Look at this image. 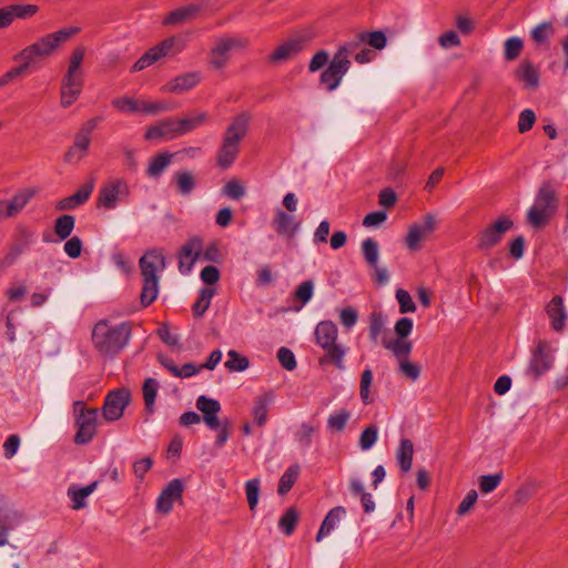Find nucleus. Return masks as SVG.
Returning <instances> with one entry per match:
<instances>
[{
  "label": "nucleus",
  "instance_id": "1",
  "mask_svg": "<svg viewBox=\"0 0 568 568\" xmlns=\"http://www.w3.org/2000/svg\"><path fill=\"white\" fill-rule=\"evenodd\" d=\"M81 29L75 26L60 28L53 32L41 36L37 41L19 51L13 60L24 62V67L43 61L58 53L61 48L75 37Z\"/></svg>",
  "mask_w": 568,
  "mask_h": 568
},
{
  "label": "nucleus",
  "instance_id": "2",
  "mask_svg": "<svg viewBox=\"0 0 568 568\" xmlns=\"http://www.w3.org/2000/svg\"><path fill=\"white\" fill-rule=\"evenodd\" d=\"M84 55L85 49L78 47L72 51L69 58L68 68L60 85V104L64 109L71 106L82 92L84 83L82 62Z\"/></svg>",
  "mask_w": 568,
  "mask_h": 568
},
{
  "label": "nucleus",
  "instance_id": "3",
  "mask_svg": "<svg viewBox=\"0 0 568 568\" xmlns=\"http://www.w3.org/2000/svg\"><path fill=\"white\" fill-rule=\"evenodd\" d=\"M142 275L141 303L144 306L153 303L159 294V280L165 268V258L161 251L152 250L140 258Z\"/></svg>",
  "mask_w": 568,
  "mask_h": 568
},
{
  "label": "nucleus",
  "instance_id": "4",
  "mask_svg": "<svg viewBox=\"0 0 568 568\" xmlns=\"http://www.w3.org/2000/svg\"><path fill=\"white\" fill-rule=\"evenodd\" d=\"M315 342L323 349L320 364H332L338 369H344L346 348L337 343L338 329L334 322L322 321L314 331Z\"/></svg>",
  "mask_w": 568,
  "mask_h": 568
},
{
  "label": "nucleus",
  "instance_id": "5",
  "mask_svg": "<svg viewBox=\"0 0 568 568\" xmlns=\"http://www.w3.org/2000/svg\"><path fill=\"white\" fill-rule=\"evenodd\" d=\"M130 336L125 325H111L106 321L95 324L92 331L94 347L103 355H113L121 351Z\"/></svg>",
  "mask_w": 568,
  "mask_h": 568
},
{
  "label": "nucleus",
  "instance_id": "6",
  "mask_svg": "<svg viewBox=\"0 0 568 568\" xmlns=\"http://www.w3.org/2000/svg\"><path fill=\"white\" fill-rule=\"evenodd\" d=\"M558 204L557 193L555 189L545 183L540 186L532 206L527 212V221L534 227L545 226L554 213Z\"/></svg>",
  "mask_w": 568,
  "mask_h": 568
},
{
  "label": "nucleus",
  "instance_id": "7",
  "mask_svg": "<svg viewBox=\"0 0 568 568\" xmlns=\"http://www.w3.org/2000/svg\"><path fill=\"white\" fill-rule=\"evenodd\" d=\"M187 45V41L181 36L165 38L149 49L132 67V72H140L159 60L174 57L181 53Z\"/></svg>",
  "mask_w": 568,
  "mask_h": 568
},
{
  "label": "nucleus",
  "instance_id": "8",
  "mask_svg": "<svg viewBox=\"0 0 568 568\" xmlns=\"http://www.w3.org/2000/svg\"><path fill=\"white\" fill-rule=\"evenodd\" d=\"M111 104L119 112L138 115H156L170 110L166 103L144 97L121 95L113 99Z\"/></svg>",
  "mask_w": 568,
  "mask_h": 568
},
{
  "label": "nucleus",
  "instance_id": "9",
  "mask_svg": "<svg viewBox=\"0 0 568 568\" xmlns=\"http://www.w3.org/2000/svg\"><path fill=\"white\" fill-rule=\"evenodd\" d=\"M74 425L77 433L74 442L78 445L90 443L97 432L98 409L89 408L87 405L78 400L73 404Z\"/></svg>",
  "mask_w": 568,
  "mask_h": 568
},
{
  "label": "nucleus",
  "instance_id": "10",
  "mask_svg": "<svg viewBox=\"0 0 568 568\" xmlns=\"http://www.w3.org/2000/svg\"><path fill=\"white\" fill-rule=\"evenodd\" d=\"M248 43L247 39L241 37L224 36L215 39L209 52V65L214 70L224 69L231 59V52L243 50Z\"/></svg>",
  "mask_w": 568,
  "mask_h": 568
},
{
  "label": "nucleus",
  "instance_id": "11",
  "mask_svg": "<svg viewBox=\"0 0 568 568\" xmlns=\"http://www.w3.org/2000/svg\"><path fill=\"white\" fill-rule=\"evenodd\" d=\"M437 227V220L433 214H426L422 221L413 223L408 226L405 236V245L410 251H418L423 243L430 237Z\"/></svg>",
  "mask_w": 568,
  "mask_h": 568
},
{
  "label": "nucleus",
  "instance_id": "12",
  "mask_svg": "<svg viewBox=\"0 0 568 568\" xmlns=\"http://www.w3.org/2000/svg\"><path fill=\"white\" fill-rule=\"evenodd\" d=\"M129 185L122 179L106 182L99 191L97 205L100 209L112 210L129 195Z\"/></svg>",
  "mask_w": 568,
  "mask_h": 568
},
{
  "label": "nucleus",
  "instance_id": "13",
  "mask_svg": "<svg viewBox=\"0 0 568 568\" xmlns=\"http://www.w3.org/2000/svg\"><path fill=\"white\" fill-rule=\"evenodd\" d=\"M513 221L507 216H500L495 222L488 224L478 234V248L487 251L496 246L505 233L513 227Z\"/></svg>",
  "mask_w": 568,
  "mask_h": 568
},
{
  "label": "nucleus",
  "instance_id": "14",
  "mask_svg": "<svg viewBox=\"0 0 568 568\" xmlns=\"http://www.w3.org/2000/svg\"><path fill=\"white\" fill-rule=\"evenodd\" d=\"M39 10V6L32 3H10L0 7V30L10 28L16 20L33 18Z\"/></svg>",
  "mask_w": 568,
  "mask_h": 568
},
{
  "label": "nucleus",
  "instance_id": "15",
  "mask_svg": "<svg viewBox=\"0 0 568 568\" xmlns=\"http://www.w3.org/2000/svg\"><path fill=\"white\" fill-rule=\"evenodd\" d=\"M181 136L176 116L162 119L148 126L144 139L150 142L170 141Z\"/></svg>",
  "mask_w": 568,
  "mask_h": 568
},
{
  "label": "nucleus",
  "instance_id": "16",
  "mask_svg": "<svg viewBox=\"0 0 568 568\" xmlns=\"http://www.w3.org/2000/svg\"><path fill=\"white\" fill-rule=\"evenodd\" d=\"M130 403V393L125 389L111 392L104 400L103 417L106 422H114L122 417Z\"/></svg>",
  "mask_w": 568,
  "mask_h": 568
},
{
  "label": "nucleus",
  "instance_id": "17",
  "mask_svg": "<svg viewBox=\"0 0 568 568\" xmlns=\"http://www.w3.org/2000/svg\"><path fill=\"white\" fill-rule=\"evenodd\" d=\"M271 225L278 236L292 239L300 227V222L292 213H287L283 209L276 207L274 210Z\"/></svg>",
  "mask_w": 568,
  "mask_h": 568
},
{
  "label": "nucleus",
  "instance_id": "18",
  "mask_svg": "<svg viewBox=\"0 0 568 568\" xmlns=\"http://www.w3.org/2000/svg\"><path fill=\"white\" fill-rule=\"evenodd\" d=\"M92 126L82 128L74 136L73 144L67 151L64 161L70 164L79 163L89 151Z\"/></svg>",
  "mask_w": 568,
  "mask_h": 568
},
{
  "label": "nucleus",
  "instance_id": "19",
  "mask_svg": "<svg viewBox=\"0 0 568 568\" xmlns=\"http://www.w3.org/2000/svg\"><path fill=\"white\" fill-rule=\"evenodd\" d=\"M183 484L180 479L171 480L161 491L156 500V511L168 515L175 501L182 499Z\"/></svg>",
  "mask_w": 568,
  "mask_h": 568
},
{
  "label": "nucleus",
  "instance_id": "20",
  "mask_svg": "<svg viewBox=\"0 0 568 568\" xmlns=\"http://www.w3.org/2000/svg\"><path fill=\"white\" fill-rule=\"evenodd\" d=\"M202 240L192 237L183 244L179 253V270L182 274L191 272L194 263L201 257Z\"/></svg>",
  "mask_w": 568,
  "mask_h": 568
},
{
  "label": "nucleus",
  "instance_id": "21",
  "mask_svg": "<svg viewBox=\"0 0 568 568\" xmlns=\"http://www.w3.org/2000/svg\"><path fill=\"white\" fill-rule=\"evenodd\" d=\"M515 79L527 90H536L539 85L540 70L532 61L524 59L514 71Z\"/></svg>",
  "mask_w": 568,
  "mask_h": 568
},
{
  "label": "nucleus",
  "instance_id": "22",
  "mask_svg": "<svg viewBox=\"0 0 568 568\" xmlns=\"http://www.w3.org/2000/svg\"><path fill=\"white\" fill-rule=\"evenodd\" d=\"M552 365L551 348L546 341H539L532 353L529 369L535 377H539L550 369Z\"/></svg>",
  "mask_w": 568,
  "mask_h": 568
},
{
  "label": "nucleus",
  "instance_id": "23",
  "mask_svg": "<svg viewBox=\"0 0 568 568\" xmlns=\"http://www.w3.org/2000/svg\"><path fill=\"white\" fill-rule=\"evenodd\" d=\"M201 82V73L192 71L180 74L165 83L161 91L171 94H182L195 88Z\"/></svg>",
  "mask_w": 568,
  "mask_h": 568
},
{
  "label": "nucleus",
  "instance_id": "24",
  "mask_svg": "<svg viewBox=\"0 0 568 568\" xmlns=\"http://www.w3.org/2000/svg\"><path fill=\"white\" fill-rule=\"evenodd\" d=\"M364 37L359 40H352L344 43L334 54L332 61L328 67L333 70L337 71L339 74L344 77V74L348 71L351 67L349 57L356 51V49L362 44Z\"/></svg>",
  "mask_w": 568,
  "mask_h": 568
},
{
  "label": "nucleus",
  "instance_id": "25",
  "mask_svg": "<svg viewBox=\"0 0 568 568\" xmlns=\"http://www.w3.org/2000/svg\"><path fill=\"white\" fill-rule=\"evenodd\" d=\"M250 122L251 114L248 112H242L232 118L223 139L240 145L248 132Z\"/></svg>",
  "mask_w": 568,
  "mask_h": 568
},
{
  "label": "nucleus",
  "instance_id": "26",
  "mask_svg": "<svg viewBox=\"0 0 568 568\" xmlns=\"http://www.w3.org/2000/svg\"><path fill=\"white\" fill-rule=\"evenodd\" d=\"M195 406L202 413L203 422L207 427L211 429H217L220 427L217 414L221 410V404L216 399L201 395L197 397Z\"/></svg>",
  "mask_w": 568,
  "mask_h": 568
},
{
  "label": "nucleus",
  "instance_id": "27",
  "mask_svg": "<svg viewBox=\"0 0 568 568\" xmlns=\"http://www.w3.org/2000/svg\"><path fill=\"white\" fill-rule=\"evenodd\" d=\"M546 314L555 332H562L565 329L568 313L561 296L557 295L550 300L546 305Z\"/></svg>",
  "mask_w": 568,
  "mask_h": 568
},
{
  "label": "nucleus",
  "instance_id": "28",
  "mask_svg": "<svg viewBox=\"0 0 568 568\" xmlns=\"http://www.w3.org/2000/svg\"><path fill=\"white\" fill-rule=\"evenodd\" d=\"M202 6L197 3L186 4L169 12L163 19L164 26H178L194 20L201 12Z\"/></svg>",
  "mask_w": 568,
  "mask_h": 568
},
{
  "label": "nucleus",
  "instance_id": "29",
  "mask_svg": "<svg viewBox=\"0 0 568 568\" xmlns=\"http://www.w3.org/2000/svg\"><path fill=\"white\" fill-rule=\"evenodd\" d=\"M304 42L301 38L294 37L278 44L270 55L271 62H283L292 59L303 49Z\"/></svg>",
  "mask_w": 568,
  "mask_h": 568
},
{
  "label": "nucleus",
  "instance_id": "30",
  "mask_svg": "<svg viewBox=\"0 0 568 568\" xmlns=\"http://www.w3.org/2000/svg\"><path fill=\"white\" fill-rule=\"evenodd\" d=\"M38 190L36 187H26L18 191L10 200H7V215L17 216L36 196Z\"/></svg>",
  "mask_w": 568,
  "mask_h": 568
},
{
  "label": "nucleus",
  "instance_id": "31",
  "mask_svg": "<svg viewBox=\"0 0 568 568\" xmlns=\"http://www.w3.org/2000/svg\"><path fill=\"white\" fill-rule=\"evenodd\" d=\"M181 135H185L209 121V114L205 111H193L184 116H176Z\"/></svg>",
  "mask_w": 568,
  "mask_h": 568
},
{
  "label": "nucleus",
  "instance_id": "32",
  "mask_svg": "<svg viewBox=\"0 0 568 568\" xmlns=\"http://www.w3.org/2000/svg\"><path fill=\"white\" fill-rule=\"evenodd\" d=\"M97 487L98 481H93L85 487L70 485L67 495L71 499V508L79 510L87 507V498L95 491Z\"/></svg>",
  "mask_w": 568,
  "mask_h": 568
},
{
  "label": "nucleus",
  "instance_id": "33",
  "mask_svg": "<svg viewBox=\"0 0 568 568\" xmlns=\"http://www.w3.org/2000/svg\"><path fill=\"white\" fill-rule=\"evenodd\" d=\"M345 514L346 510L342 506H337L331 509L320 527V530L316 535V541L320 542L324 537L328 536L335 529L336 525Z\"/></svg>",
  "mask_w": 568,
  "mask_h": 568
},
{
  "label": "nucleus",
  "instance_id": "34",
  "mask_svg": "<svg viewBox=\"0 0 568 568\" xmlns=\"http://www.w3.org/2000/svg\"><path fill=\"white\" fill-rule=\"evenodd\" d=\"M383 345L395 356L396 362L409 357L413 349V343L402 337L384 339Z\"/></svg>",
  "mask_w": 568,
  "mask_h": 568
},
{
  "label": "nucleus",
  "instance_id": "35",
  "mask_svg": "<svg viewBox=\"0 0 568 568\" xmlns=\"http://www.w3.org/2000/svg\"><path fill=\"white\" fill-rule=\"evenodd\" d=\"M273 395L272 394H263L258 396L253 405L252 415L254 423L257 426H263L267 420V412L270 406L273 403Z\"/></svg>",
  "mask_w": 568,
  "mask_h": 568
},
{
  "label": "nucleus",
  "instance_id": "36",
  "mask_svg": "<svg viewBox=\"0 0 568 568\" xmlns=\"http://www.w3.org/2000/svg\"><path fill=\"white\" fill-rule=\"evenodd\" d=\"M240 152V145L223 139L222 145L217 152V165L226 169L230 168Z\"/></svg>",
  "mask_w": 568,
  "mask_h": 568
},
{
  "label": "nucleus",
  "instance_id": "37",
  "mask_svg": "<svg viewBox=\"0 0 568 568\" xmlns=\"http://www.w3.org/2000/svg\"><path fill=\"white\" fill-rule=\"evenodd\" d=\"M414 445L410 439L404 438L400 440L396 450V459L404 473L410 470L413 465Z\"/></svg>",
  "mask_w": 568,
  "mask_h": 568
},
{
  "label": "nucleus",
  "instance_id": "38",
  "mask_svg": "<svg viewBox=\"0 0 568 568\" xmlns=\"http://www.w3.org/2000/svg\"><path fill=\"white\" fill-rule=\"evenodd\" d=\"M173 156V154L165 152L156 154L150 160L146 174L151 178L160 176L171 164Z\"/></svg>",
  "mask_w": 568,
  "mask_h": 568
},
{
  "label": "nucleus",
  "instance_id": "39",
  "mask_svg": "<svg viewBox=\"0 0 568 568\" xmlns=\"http://www.w3.org/2000/svg\"><path fill=\"white\" fill-rule=\"evenodd\" d=\"M159 383L154 378H146L143 384V399L145 409L149 414L154 412L155 398L158 395Z\"/></svg>",
  "mask_w": 568,
  "mask_h": 568
},
{
  "label": "nucleus",
  "instance_id": "40",
  "mask_svg": "<svg viewBox=\"0 0 568 568\" xmlns=\"http://www.w3.org/2000/svg\"><path fill=\"white\" fill-rule=\"evenodd\" d=\"M300 476V467L297 465H292L288 467L285 473L280 478L278 488L277 491L280 495L287 494L293 485L295 484L296 479Z\"/></svg>",
  "mask_w": 568,
  "mask_h": 568
},
{
  "label": "nucleus",
  "instance_id": "41",
  "mask_svg": "<svg viewBox=\"0 0 568 568\" xmlns=\"http://www.w3.org/2000/svg\"><path fill=\"white\" fill-rule=\"evenodd\" d=\"M524 49V42L519 37L508 38L504 43V58L506 61H515Z\"/></svg>",
  "mask_w": 568,
  "mask_h": 568
},
{
  "label": "nucleus",
  "instance_id": "42",
  "mask_svg": "<svg viewBox=\"0 0 568 568\" xmlns=\"http://www.w3.org/2000/svg\"><path fill=\"white\" fill-rule=\"evenodd\" d=\"M215 291L211 287H203L200 290L199 298L194 303L192 311L195 316H202L211 304Z\"/></svg>",
  "mask_w": 568,
  "mask_h": 568
},
{
  "label": "nucleus",
  "instance_id": "43",
  "mask_svg": "<svg viewBox=\"0 0 568 568\" xmlns=\"http://www.w3.org/2000/svg\"><path fill=\"white\" fill-rule=\"evenodd\" d=\"M397 365L399 374L409 381L415 382L419 378L422 367L418 364L412 362L409 357L397 361Z\"/></svg>",
  "mask_w": 568,
  "mask_h": 568
},
{
  "label": "nucleus",
  "instance_id": "44",
  "mask_svg": "<svg viewBox=\"0 0 568 568\" xmlns=\"http://www.w3.org/2000/svg\"><path fill=\"white\" fill-rule=\"evenodd\" d=\"M75 225L74 217L72 215L64 214L57 219L54 224V233L60 240H65L73 231Z\"/></svg>",
  "mask_w": 568,
  "mask_h": 568
},
{
  "label": "nucleus",
  "instance_id": "45",
  "mask_svg": "<svg viewBox=\"0 0 568 568\" xmlns=\"http://www.w3.org/2000/svg\"><path fill=\"white\" fill-rule=\"evenodd\" d=\"M362 252L369 266H376L379 258V248L375 240L368 237L362 243Z\"/></svg>",
  "mask_w": 568,
  "mask_h": 568
},
{
  "label": "nucleus",
  "instance_id": "46",
  "mask_svg": "<svg viewBox=\"0 0 568 568\" xmlns=\"http://www.w3.org/2000/svg\"><path fill=\"white\" fill-rule=\"evenodd\" d=\"M250 365L247 357L241 355L236 351L227 352V361L225 362V367L231 372H243Z\"/></svg>",
  "mask_w": 568,
  "mask_h": 568
},
{
  "label": "nucleus",
  "instance_id": "47",
  "mask_svg": "<svg viewBox=\"0 0 568 568\" xmlns=\"http://www.w3.org/2000/svg\"><path fill=\"white\" fill-rule=\"evenodd\" d=\"M260 485L261 481L258 478H254L245 483V495L251 511H254L258 504Z\"/></svg>",
  "mask_w": 568,
  "mask_h": 568
},
{
  "label": "nucleus",
  "instance_id": "48",
  "mask_svg": "<svg viewBox=\"0 0 568 568\" xmlns=\"http://www.w3.org/2000/svg\"><path fill=\"white\" fill-rule=\"evenodd\" d=\"M222 193L232 200H240L245 195L246 189L240 180L232 179L223 186Z\"/></svg>",
  "mask_w": 568,
  "mask_h": 568
},
{
  "label": "nucleus",
  "instance_id": "49",
  "mask_svg": "<svg viewBox=\"0 0 568 568\" xmlns=\"http://www.w3.org/2000/svg\"><path fill=\"white\" fill-rule=\"evenodd\" d=\"M372 382H373V372L369 368H366L361 375V383H359V396H361V399L365 404H369L373 402V398L371 395Z\"/></svg>",
  "mask_w": 568,
  "mask_h": 568
},
{
  "label": "nucleus",
  "instance_id": "50",
  "mask_svg": "<svg viewBox=\"0 0 568 568\" xmlns=\"http://www.w3.org/2000/svg\"><path fill=\"white\" fill-rule=\"evenodd\" d=\"M298 520V511L295 508H288L280 519L278 526L286 534L291 535Z\"/></svg>",
  "mask_w": 568,
  "mask_h": 568
},
{
  "label": "nucleus",
  "instance_id": "51",
  "mask_svg": "<svg viewBox=\"0 0 568 568\" xmlns=\"http://www.w3.org/2000/svg\"><path fill=\"white\" fill-rule=\"evenodd\" d=\"M349 417V412L346 409H339L328 417L327 426L333 432H342L345 428Z\"/></svg>",
  "mask_w": 568,
  "mask_h": 568
},
{
  "label": "nucleus",
  "instance_id": "52",
  "mask_svg": "<svg viewBox=\"0 0 568 568\" xmlns=\"http://www.w3.org/2000/svg\"><path fill=\"white\" fill-rule=\"evenodd\" d=\"M555 34V28L550 22L538 24L531 31V38L536 43L547 42Z\"/></svg>",
  "mask_w": 568,
  "mask_h": 568
},
{
  "label": "nucleus",
  "instance_id": "53",
  "mask_svg": "<svg viewBox=\"0 0 568 568\" xmlns=\"http://www.w3.org/2000/svg\"><path fill=\"white\" fill-rule=\"evenodd\" d=\"M378 438V428L376 425L367 426L359 436V447L362 450L371 449Z\"/></svg>",
  "mask_w": 568,
  "mask_h": 568
},
{
  "label": "nucleus",
  "instance_id": "54",
  "mask_svg": "<svg viewBox=\"0 0 568 568\" xmlns=\"http://www.w3.org/2000/svg\"><path fill=\"white\" fill-rule=\"evenodd\" d=\"M16 521L17 515L0 510V546H4L8 542L7 532L14 526Z\"/></svg>",
  "mask_w": 568,
  "mask_h": 568
},
{
  "label": "nucleus",
  "instance_id": "55",
  "mask_svg": "<svg viewBox=\"0 0 568 568\" xmlns=\"http://www.w3.org/2000/svg\"><path fill=\"white\" fill-rule=\"evenodd\" d=\"M537 490V485L535 483L528 481L524 483L521 486L517 488L514 494V499L517 505H521L529 500Z\"/></svg>",
  "mask_w": 568,
  "mask_h": 568
},
{
  "label": "nucleus",
  "instance_id": "56",
  "mask_svg": "<svg viewBox=\"0 0 568 568\" xmlns=\"http://www.w3.org/2000/svg\"><path fill=\"white\" fill-rule=\"evenodd\" d=\"M175 180L178 190L182 194H189L195 186L194 175L190 172H178Z\"/></svg>",
  "mask_w": 568,
  "mask_h": 568
},
{
  "label": "nucleus",
  "instance_id": "57",
  "mask_svg": "<svg viewBox=\"0 0 568 568\" xmlns=\"http://www.w3.org/2000/svg\"><path fill=\"white\" fill-rule=\"evenodd\" d=\"M503 479L501 474L483 475L478 479L479 489L483 494H489L494 491Z\"/></svg>",
  "mask_w": 568,
  "mask_h": 568
},
{
  "label": "nucleus",
  "instance_id": "58",
  "mask_svg": "<svg viewBox=\"0 0 568 568\" xmlns=\"http://www.w3.org/2000/svg\"><path fill=\"white\" fill-rule=\"evenodd\" d=\"M396 300L399 304V313L400 314L413 313L416 311V305H415L410 294L406 290L398 288L396 291Z\"/></svg>",
  "mask_w": 568,
  "mask_h": 568
},
{
  "label": "nucleus",
  "instance_id": "59",
  "mask_svg": "<svg viewBox=\"0 0 568 568\" xmlns=\"http://www.w3.org/2000/svg\"><path fill=\"white\" fill-rule=\"evenodd\" d=\"M362 37H364L362 43L367 42L374 49L382 50L386 45V37L382 31L361 33L355 40H359Z\"/></svg>",
  "mask_w": 568,
  "mask_h": 568
},
{
  "label": "nucleus",
  "instance_id": "60",
  "mask_svg": "<svg viewBox=\"0 0 568 568\" xmlns=\"http://www.w3.org/2000/svg\"><path fill=\"white\" fill-rule=\"evenodd\" d=\"M342 79V74L333 70L331 67H327L321 75V83L324 84L328 91H333L339 85Z\"/></svg>",
  "mask_w": 568,
  "mask_h": 568
},
{
  "label": "nucleus",
  "instance_id": "61",
  "mask_svg": "<svg viewBox=\"0 0 568 568\" xmlns=\"http://www.w3.org/2000/svg\"><path fill=\"white\" fill-rule=\"evenodd\" d=\"M478 494L476 490L470 489L458 505L456 513L458 516L464 517L470 513L477 503Z\"/></svg>",
  "mask_w": 568,
  "mask_h": 568
},
{
  "label": "nucleus",
  "instance_id": "62",
  "mask_svg": "<svg viewBox=\"0 0 568 568\" xmlns=\"http://www.w3.org/2000/svg\"><path fill=\"white\" fill-rule=\"evenodd\" d=\"M536 122V114L530 109H525L520 112L519 119H518V131L520 133H526L529 130L532 129L534 124Z\"/></svg>",
  "mask_w": 568,
  "mask_h": 568
},
{
  "label": "nucleus",
  "instance_id": "63",
  "mask_svg": "<svg viewBox=\"0 0 568 568\" xmlns=\"http://www.w3.org/2000/svg\"><path fill=\"white\" fill-rule=\"evenodd\" d=\"M314 292V284L312 281H305L301 283L294 293L296 300H298L303 305L311 301Z\"/></svg>",
  "mask_w": 568,
  "mask_h": 568
},
{
  "label": "nucleus",
  "instance_id": "64",
  "mask_svg": "<svg viewBox=\"0 0 568 568\" xmlns=\"http://www.w3.org/2000/svg\"><path fill=\"white\" fill-rule=\"evenodd\" d=\"M19 63V65L11 68L0 77V88L7 87L28 70V67H24V62Z\"/></svg>",
  "mask_w": 568,
  "mask_h": 568
}]
</instances>
